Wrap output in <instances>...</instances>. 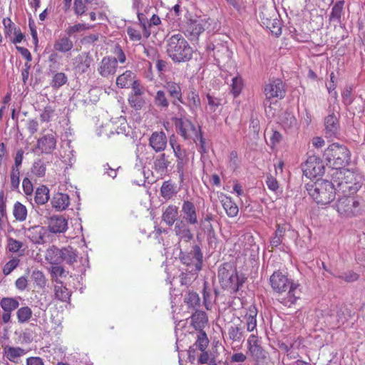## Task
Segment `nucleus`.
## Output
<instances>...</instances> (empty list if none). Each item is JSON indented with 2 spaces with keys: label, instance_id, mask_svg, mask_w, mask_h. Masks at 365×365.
Here are the masks:
<instances>
[{
  "label": "nucleus",
  "instance_id": "1",
  "mask_svg": "<svg viewBox=\"0 0 365 365\" xmlns=\"http://www.w3.org/2000/svg\"><path fill=\"white\" fill-rule=\"evenodd\" d=\"M305 189L309 195L318 204L326 205L335 198L337 188L335 182L331 180H317L310 181L305 185Z\"/></svg>",
  "mask_w": 365,
  "mask_h": 365
},
{
  "label": "nucleus",
  "instance_id": "2",
  "mask_svg": "<svg viewBox=\"0 0 365 365\" xmlns=\"http://www.w3.org/2000/svg\"><path fill=\"white\" fill-rule=\"evenodd\" d=\"M166 52L174 63H185L192 59L193 49L181 34L172 35L166 41Z\"/></svg>",
  "mask_w": 365,
  "mask_h": 365
},
{
  "label": "nucleus",
  "instance_id": "3",
  "mask_svg": "<svg viewBox=\"0 0 365 365\" xmlns=\"http://www.w3.org/2000/svg\"><path fill=\"white\" fill-rule=\"evenodd\" d=\"M220 286L231 294L237 293L245 284L247 278L237 267L230 263H224L218 270Z\"/></svg>",
  "mask_w": 365,
  "mask_h": 365
},
{
  "label": "nucleus",
  "instance_id": "4",
  "mask_svg": "<svg viewBox=\"0 0 365 365\" xmlns=\"http://www.w3.org/2000/svg\"><path fill=\"white\" fill-rule=\"evenodd\" d=\"M331 177L338 192H341L344 195L356 193L361 187L363 181L360 174L348 169L335 170Z\"/></svg>",
  "mask_w": 365,
  "mask_h": 365
},
{
  "label": "nucleus",
  "instance_id": "5",
  "mask_svg": "<svg viewBox=\"0 0 365 365\" xmlns=\"http://www.w3.org/2000/svg\"><path fill=\"white\" fill-rule=\"evenodd\" d=\"M323 160L335 170H343L351 160V153L344 145L332 143L324 151Z\"/></svg>",
  "mask_w": 365,
  "mask_h": 365
},
{
  "label": "nucleus",
  "instance_id": "6",
  "mask_svg": "<svg viewBox=\"0 0 365 365\" xmlns=\"http://www.w3.org/2000/svg\"><path fill=\"white\" fill-rule=\"evenodd\" d=\"M182 115V114L181 115ZM172 120L175 125L177 133L184 139H192L195 143L198 142L202 149H205V139L202 137L200 127H196L185 116L174 117Z\"/></svg>",
  "mask_w": 365,
  "mask_h": 365
},
{
  "label": "nucleus",
  "instance_id": "7",
  "mask_svg": "<svg viewBox=\"0 0 365 365\" xmlns=\"http://www.w3.org/2000/svg\"><path fill=\"white\" fill-rule=\"evenodd\" d=\"M270 284L274 291L278 293L285 292L289 287L287 295L282 299V303L287 307L294 304L297 301L295 289L291 284L287 276L280 272H274L269 279Z\"/></svg>",
  "mask_w": 365,
  "mask_h": 365
},
{
  "label": "nucleus",
  "instance_id": "8",
  "mask_svg": "<svg viewBox=\"0 0 365 365\" xmlns=\"http://www.w3.org/2000/svg\"><path fill=\"white\" fill-rule=\"evenodd\" d=\"M259 22L276 36L282 33V22L277 9L274 6H263L260 9Z\"/></svg>",
  "mask_w": 365,
  "mask_h": 365
},
{
  "label": "nucleus",
  "instance_id": "9",
  "mask_svg": "<svg viewBox=\"0 0 365 365\" xmlns=\"http://www.w3.org/2000/svg\"><path fill=\"white\" fill-rule=\"evenodd\" d=\"M335 207L337 212L344 217L356 216L360 215L362 211L360 201L351 195H344L339 197Z\"/></svg>",
  "mask_w": 365,
  "mask_h": 365
},
{
  "label": "nucleus",
  "instance_id": "10",
  "mask_svg": "<svg viewBox=\"0 0 365 365\" xmlns=\"http://www.w3.org/2000/svg\"><path fill=\"white\" fill-rule=\"evenodd\" d=\"M76 254L71 248L58 249L55 246L47 250L46 259L52 264H59L63 261L72 263L76 261Z\"/></svg>",
  "mask_w": 365,
  "mask_h": 365
},
{
  "label": "nucleus",
  "instance_id": "11",
  "mask_svg": "<svg viewBox=\"0 0 365 365\" xmlns=\"http://www.w3.org/2000/svg\"><path fill=\"white\" fill-rule=\"evenodd\" d=\"M210 24L208 19L202 17L191 18L187 20L183 26V32L185 36L190 38H197Z\"/></svg>",
  "mask_w": 365,
  "mask_h": 365
},
{
  "label": "nucleus",
  "instance_id": "12",
  "mask_svg": "<svg viewBox=\"0 0 365 365\" xmlns=\"http://www.w3.org/2000/svg\"><path fill=\"white\" fill-rule=\"evenodd\" d=\"M169 143L173 148L175 158H177L176 168L179 173L180 180L182 181L184 178L185 167L189 161L187 151L181 148V145L176 141L174 136L170 138Z\"/></svg>",
  "mask_w": 365,
  "mask_h": 365
},
{
  "label": "nucleus",
  "instance_id": "13",
  "mask_svg": "<svg viewBox=\"0 0 365 365\" xmlns=\"http://www.w3.org/2000/svg\"><path fill=\"white\" fill-rule=\"evenodd\" d=\"M303 174L309 179L321 176L324 173L322 162L317 156H310L302 165Z\"/></svg>",
  "mask_w": 365,
  "mask_h": 365
},
{
  "label": "nucleus",
  "instance_id": "14",
  "mask_svg": "<svg viewBox=\"0 0 365 365\" xmlns=\"http://www.w3.org/2000/svg\"><path fill=\"white\" fill-rule=\"evenodd\" d=\"M180 258L181 262L187 267L193 265L194 267L191 269V272L197 274L201 270L202 264V254L199 247L196 246L193 252L187 254H183Z\"/></svg>",
  "mask_w": 365,
  "mask_h": 365
},
{
  "label": "nucleus",
  "instance_id": "15",
  "mask_svg": "<svg viewBox=\"0 0 365 365\" xmlns=\"http://www.w3.org/2000/svg\"><path fill=\"white\" fill-rule=\"evenodd\" d=\"M117 60L111 56L103 57L97 65V72L103 78L113 77L118 71Z\"/></svg>",
  "mask_w": 365,
  "mask_h": 365
},
{
  "label": "nucleus",
  "instance_id": "16",
  "mask_svg": "<svg viewBox=\"0 0 365 365\" xmlns=\"http://www.w3.org/2000/svg\"><path fill=\"white\" fill-rule=\"evenodd\" d=\"M258 310L255 304H251L248 307H243L241 311L242 320L239 322H244L246 325L247 331L252 332L257 328V316Z\"/></svg>",
  "mask_w": 365,
  "mask_h": 365
},
{
  "label": "nucleus",
  "instance_id": "17",
  "mask_svg": "<svg viewBox=\"0 0 365 365\" xmlns=\"http://www.w3.org/2000/svg\"><path fill=\"white\" fill-rule=\"evenodd\" d=\"M264 92L266 98L270 100L284 98L286 91L283 82L279 79H276L265 86Z\"/></svg>",
  "mask_w": 365,
  "mask_h": 365
},
{
  "label": "nucleus",
  "instance_id": "18",
  "mask_svg": "<svg viewBox=\"0 0 365 365\" xmlns=\"http://www.w3.org/2000/svg\"><path fill=\"white\" fill-rule=\"evenodd\" d=\"M47 234V229L41 225H34L24 230L25 236L33 243L38 245L46 242Z\"/></svg>",
  "mask_w": 365,
  "mask_h": 365
},
{
  "label": "nucleus",
  "instance_id": "19",
  "mask_svg": "<svg viewBox=\"0 0 365 365\" xmlns=\"http://www.w3.org/2000/svg\"><path fill=\"white\" fill-rule=\"evenodd\" d=\"M57 139L56 133L43 135L37 140L36 147L42 153L51 154L56 148Z\"/></svg>",
  "mask_w": 365,
  "mask_h": 365
},
{
  "label": "nucleus",
  "instance_id": "20",
  "mask_svg": "<svg viewBox=\"0 0 365 365\" xmlns=\"http://www.w3.org/2000/svg\"><path fill=\"white\" fill-rule=\"evenodd\" d=\"M164 88L168 93L169 96L174 99L173 103L174 105H177L180 111L185 113L184 108L180 105L177 104L175 101V100H177L179 103H184L180 84L173 81H166L165 84L164 85Z\"/></svg>",
  "mask_w": 365,
  "mask_h": 365
},
{
  "label": "nucleus",
  "instance_id": "21",
  "mask_svg": "<svg viewBox=\"0 0 365 365\" xmlns=\"http://www.w3.org/2000/svg\"><path fill=\"white\" fill-rule=\"evenodd\" d=\"M296 342L295 335L289 334L284 336L282 340L279 341L278 346L279 349L287 354V358L283 359V362L286 360L294 359L296 357L294 344Z\"/></svg>",
  "mask_w": 365,
  "mask_h": 365
},
{
  "label": "nucleus",
  "instance_id": "22",
  "mask_svg": "<svg viewBox=\"0 0 365 365\" xmlns=\"http://www.w3.org/2000/svg\"><path fill=\"white\" fill-rule=\"evenodd\" d=\"M93 61V57L88 52L79 53L74 59V68L81 73H84L90 68Z\"/></svg>",
  "mask_w": 365,
  "mask_h": 365
},
{
  "label": "nucleus",
  "instance_id": "23",
  "mask_svg": "<svg viewBox=\"0 0 365 365\" xmlns=\"http://www.w3.org/2000/svg\"><path fill=\"white\" fill-rule=\"evenodd\" d=\"M167 137L163 131L153 132L149 138V145L156 152L163 151L167 146Z\"/></svg>",
  "mask_w": 365,
  "mask_h": 365
},
{
  "label": "nucleus",
  "instance_id": "24",
  "mask_svg": "<svg viewBox=\"0 0 365 365\" xmlns=\"http://www.w3.org/2000/svg\"><path fill=\"white\" fill-rule=\"evenodd\" d=\"M247 349L251 356L255 359H259L263 354V348L261 346V341L258 336L255 334H251L247 339Z\"/></svg>",
  "mask_w": 365,
  "mask_h": 365
},
{
  "label": "nucleus",
  "instance_id": "25",
  "mask_svg": "<svg viewBox=\"0 0 365 365\" xmlns=\"http://www.w3.org/2000/svg\"><path fill=\"white\" fill-rule=\"evenodd\" d=\"M182 212L187 223L196 225L198 222L197 214L194 203L190 200H184L182 205Z\"/></svg>",
  "mask_w": 365,
  "mask_h": 365
},
{
  "label": "nucleus",
  "instance_id": "26",
  "mask_svg": "<svg viewBox=\"0 0 365 365\" xmlns=\"http://www.w3.org/2000/svg\"><path fill=\"white\" fill-rule=\"evenodd\" d=\"M48 228L52 233L64 232L68 228V222L61 215H54L48 219Z\"/></svg>",
  "mask_w": 365,
  "mask_h": 365
},
{
  "label": "nucleus",
  "instance_id": "27",
  "mask_svg": "<svg viewBox=\"0 0 365 365\" xmlns=\"http://www.w3.org/2000/svg\"><path fill=\"white\" fill-rule=\"evenodd\" d=\"M137 79L136 74L131 70H125L119 74L115 79V85L118 88H129Z\"/></svg>",
  "mask_w": 365,
  "mask_h": 365
},
{
  "label": "nucleus",
  "instance_id": "28",
  "mask_svg": "<svg viewBox=\"0 0 365 365\" xmlns=\"http://www.w3.org/2000/svg\"><path fill=\"white\" fill-rule=\"evenodd\" d=\"M220 202L228 217H235L238 215L239 208L231 197L221 193L220 196Z\"/></svg>",
  "mask_w": 365,
  "mask_h": 365
},
{
  "label": "nucleus",
  "instance_id": "29",
  "mask_svg": "<svg viewBox=\"0 0 365 365\" xmlns=\"http://www.w3.org/2000/svg\"><path fill=\"white\" fill-rule=\"evenodd\" d=\"M325 131L327 137H334L339 132V120L334 113L329 115L324 120Z\"/></svg>",
  "mask_w": 365,
  "mask_h": 365
},
{
  "label": "nucleus",
  "instance_id": "30",
  "mask_svg": "<svg viewBox=\"0 0 365 365\" xmlns=\"http://www.w3.org/2000/svg\"><path fill=\"white\" fill-rule=\"evenodd\" d=\"M174 231L180 241L182 240L187 242L193 238L190 229L183 221H180L175 224Z\"/></svg>",
  "mask_w": 365,
  "mask_h": 365
},
{
  "label": "nucleus",
  "instance_id": "31",
  "mask_svg": "<svg viewBox=\"0 0 365 365\" xmlns=\"http://www.w3.org/2000/svg\"><path fill=\"white\" fill-rule=\"evenodd\" d=\"M26 351L21 347L6 346L4 347V355L10 361L18 363V359L25 355Z\"/></svg>",
  "mask_w": 365,
  "mask_h": 365
},
{
  "label": "nucleus",
  "instance_id": "32",
  "mask_svg": "<svg viewBox=\"0 0 365 365\" xmlns=\"http://www.w3.org/2000/svg\"><path fill=\"white\" fill-rule=\"evenodd\" d=\"M73 48V43L67 36H63L57 39L53 44L55 51L61 53L70 52Z\"/></svg>",
  "mask_w": 365,
  "mask_h": 365
},
{
  "label": "nucleus",
  "instance_id": "33",
  "mask_svg": "<svg viewBox=\"0 0 365 365\" xmlns=\"http://www.w3.org/2000/svg\"><path fill=\"white\" fill-rule=\"evenodd\" d=\"M208 319L207 314L203 311H196L191 316V324L193 327L199 331H203L207 324Z\"/></svg>",
  "mask_w": 365,
  "mask_h": 365
},
{
  "label": "nucleus",
  "instance_id": "34",
  "mask_svg": "<svg viewBox=\"0 0 365 365\" xmlns=\"http://www.w3.org/2000/svg\"><path fill=\"white\" fill-rule=\"evenodd\" d=\"M227 334L229 339L234 341L240 342L242 340L244 337V330L243 327L242 326L241 322L235 323L233 322L228 328H227Z\"/></svg>",
  "mask_w": 365,
  "mask_h": 365
},
{
  "label": "nucleus",
  "instance_id": "35",
  "mask_svg": "<svg viewBox=\"0 0 365 365\" xmlns=\"http://www.w3.org/2000/svg\"><path fill=\"white\" fill-rule=\"evenodd\" d=\"M51 204L55 209L64 210L68 207L70 199L67 194L58 192L53 195L51 200Z\"/></svg>",
  "mask_w": 365,
  "mask_h": 365
},
{
  "label": "nucleus",
  "instance_id": "36",
  "mask_svg": "<svg viewBox=\"0 0 365 365\" xmlns=\"http://www.w3.org/2000/svg\"><path fill=\"white\" fill-rule=\"evenodd\" d=\"M178 216V207L174 205H168L163 213L162 219L168 225L172 226Z\"/></svg>",
  "mask_w": 365,
  "mask_h": 365
},
{
  "label": "nucleus",
  "instance_id": "37",
  "mask_svg": "<svg viewBox=\"0 0 365 365\" xmlns=\"http://www.w3.org/2000/svg\"><path fill=\"white\" fill-rule=\"evenodd\" d=\"M187 106L194 112L201 106V101L197 91L192 88L187 93Z\"/></svg>",
  "mask_w": 365,
  "mask_h": 365
},
{
  "label": "nucleus",
  "instance_id": "38",
  "mask_svg": "<svg viewBox=\"0 0 365 365\" xmlns=\"http://www.w3.org/2000/svg\"><path fill=\"white\" fill-rule=\"evenodd\" d=\"M170 165L168 156L165 153H161L154 160L153 169L157 173H165Z\"/></svg>",
  "mask_w": 365,
  "mask_h": 365
},
{
  "label": "nucleus",
  "instance_id": "39",
  "mask_svg": "<svg viewBox=\"0 0 365 365\" xmlns=\"http://www.w3.org/2000/svg\"><path fill=\"white\" fill-rule=\"evenodd\" d=\"M54 295L56 299L61 302H66L71 297V292L62 282H59L54 286Z\"/></svg>",
  "mask_w": 365,
  "mask_h": 365
},
{
  "label": "nucleus",
  "instance_id": "40",
  "mask_svg": "<svg viewBox=\"0 0 365 365\" xmlns=\"http://www.w3.org/2000/svg\"><path fill=\"white\" fill-rule=\"evenodd\" d=\"M126 32L131 41L140 42L143 36L142 29L137 24L128 26Z\"/></svg>",
  "mask_w": 365,
  "mask_h": 365
},
{
  "label": "nucleus",
  "instance_id": "41",
  "mask_svg": "<svg viewBox=\"0 0 365 365\" xmlns=\"http://www.w3.org/2000/svg\"><path fill=\"white\" fill-rule=\"evenodd\" d=\"M49 199V190L45 185L38 187L35 192L34 200L38 205H44Z\"/></svg>",
  "mask_w": 365,
  "mask_h": 365
},
{
  "label": "nucleus",
  "instance_id": "42",
  "mask_svg": "<svg viewBox=\"0 0 365 365\" xmlns=\"http://www.w3.org/2000/svg\"><path fill=\"white\" fill-rule=\"evenodd\" d=\"M13 215L17 221H25L27 217L26 207L20 202H16L14 205Z\"/></svg>",
  "mask_w": 365,
  "mask_h": 365
},
{
  "label": "nucleus",
  "instance_id": "43",
  "mask_svg": "<svg viewBox=\"0 0 365 365\" xmlns=\"http://www.w3.org/2000/svg\"><path fill=\"white\" fill-rule=\"evenodd\" d=\"M89 0H74L73 4V11L77 17H82L87 11L86 4L89 3Z\"/></svg>",
  "mask_w": 365,
  "mask_h": 365
},
{
  "label": "nucleus",
  "instance_id": "44",
  "mask_svg": "<svg viewBox=\"0 0 365 365\" xmlns=\"http://www.w3.org/2000/svg\"><path fill=\"white\" fill-rule=\"evenodd\" d=\"M209 344V339L204 331H199L197 336V340L193 344L195 349H199L200 351H205Z\"/></svg>",
  "mask_w": 365,
  "mask_h": 365
},
{
  "label": "nucleus",
  "instance_id": "45",
  "mask_svg": "<svg viewBox=\"0 0 365 365\" xmlns=\"http://www.w3.org/2000/svg\"><path fill=\"white\" fill-rule=\"evenodd\" d=\"M0 305L4 311L12 312L19 307V303L14 298L4 297L0 302Z\"/></svg>",
  "mask_w": 365,
  "mask_h": 365
},
{
  "label": "nucleus",
  "instance_id": "46",
  "mask_svg": "<svg viewBox=\"0 0 365 365\" xmlns=\"http://www.w3.org/2000/svg\"><path fill=\"white\" fill-rule=\"evenodd\" d=\"M93 28V25H90L86 23H78L73 26H69L66 29V34L67 36H71L72 35L86 30H89Z\"/></svg>",
  "mask_w": 365,
  "mask_h": 365
},
{
  "label": "nucleus",
  "instance_id": "47",
  "mask_svg": "<svg viewBox=\"0 0 365 365\" xmlns=\"http://www.w3.org/2000/svg\"><path fill=\"white\" fill-rule=\"evenodd\" d=\"M32 314L31 309L27 306L19 308L16 312L18 322L21 324L28 322L32 317Z\"/></svg>",
  "mask_w": 365,
  "mask_h": 365
},
{
  "label": "nucleus",
  "instance_id": "48",
  "mask_svg": "<svg viewBox=\"0 0 365 365\" xmlns=\"http://www.w3.org/2000/svg\"><path fill=\"white\" fill-rule=\"evenodd\" d=\"M155 105L162 109H167L169 106V101L163 91H158L154 96Z\"/></svg>",
  "mask_w": 365,
  "mask_h": 365
},
{
  "label": "nucleus",
  "instance_id": "49",
  "mask_svg": "<svg viewBox=\"0 0 365 365\" xmlns=\"http://www.w3.org/2000/svg\"><path fill=\"white\" fill-rule=\"evenodd\" d=\"M174 193L175 188L173 184L170 181L163 182L160 187L161 196L166 200H169L173 196Z\"/></svg>",
  "mask_w": 365,
  "mask_h": 365
},
{
  "label": "nucleus",
  "instance_id": "50",
  "mask_svg": "<svg viewBox=\"0 0 365 365\" xmlns=\"http://www.w3.org/2000/svg\"><path fill=\"white\" fill-rule=\"evenodd\" d=\"M343 1L336 2L331 9V12L329 15L330 21H336L338 23L341 22V13L343 10Z\"/></svg>",
  "mask_w": 365,
  "mask_h": 365
},
{
  "label": "nucleus",
  "instance_id": "51",
  "mask_svg": "<svg viewBox=\"0 0 365 365\" xmlns=\"http://www.w3.org/2000/svg\"><path fill=\"white\" fill-rule=\"evenodd\" d=\"M184 302L189 307L195 308L200 305V299L196 292L189 291L185 297Z\"/></svg>",
  "mask_w": 365,
  "mask_h": 365
},
{
  "label": "nucleus",
  "instance_id": "52",
  "mask_svg": "<svg viewBox=\"0 0 365 365\" xmlns=\"http://www.w3.org/2000/svg\"><path fill=\"white\" fill-rule=\"evenodd\" d=\"M56 113V109L48 105L42 110L39 118L41 123H48L51 120Z\"/></svg>",
  "mask_w": 365,
  "mask_h": 365
},
{
  "label": "nucleus",
  "instance_id": "53",
  "mask_svg": "<svg viewBox=\"0 0 365 365\" xmlns=\"http://www.w3.org/2000/svg\"><path fill=\"white\" fill-rule=\"evenodd\" d=\"M68 78L66 75L63 72H58L54 74L51 82V86L53 88H59L62 86L66 83Z\"/></svg>",
  "mask_w": 365,
  "mask_h": 365
},
{
  "label": "nucleus",
  "instance_id": "54",
  "mask_svg": "<svg viewBox=\"0 0 365 365\" xmlns=\"http://www.w3.org/2000/svg\"><path fill=\"white\" fill-rule=\"evenodd\" d=\"M31 279L38 288L43 289L46 285V279L41 271L34 270L31 274Z\"/></svg>",
  "mask_w": 365,
  "mask_h": 365
},
{
  "label": "nucleus",
  "instance_id": "55",
  "mask_svg": "<svg viewBox=\"0 0 365 365\" xmlns=\"http://www.w3.org/2000/svg\"><path fill=\"white\" fill-rule=\"evenodd\" d=\"M51 275L54 279L55 282L58 284L59 282H61L58 278L66 277V272L63 267L59 264H53L51 268Z\"/></svg>",
  "mask_w": 365,
  "mask_h": 365
},
{
  "label": "nucleus",
  "instance_id": "56",
  "mask_svg": "<svg viewBox=\"0 0 365 365\" xmlns=\"http://www.w3.org/2000/svg\"><path fill=\"white\" fill-rule=\"evenodd\" d=\"M10 184L11 190L16 191L19 189L20 184V170L11 168Z\"/></svg>",
  "mask_w": 365,
  "mask_h": 365
},
{
  "label": "nucleus",
  "instance_id": "57",
  "mask_svg": "<svg viewBox=\"0 0 365 365\" xmlns=\"http://www.w3.org/2000/svg\"><path fill=\"white\" fill-rule=\"evenodd\" d=\"M341 98L343 103L345 106H349L351 105L354 100V96L353 95V86H346L344 88V90L341 92Z\"/></svg>",
  "mask_w": 365,
  "mask_h": 365
},
{
  "label": "nucleus",
  "instance_id": "58",
  "mask_svg": "<svg viewBox=\"0 0 365 365\" xmlns=\"http://www.w3.org/2000/svg\"><path fill=\"white\" fill-rule=\"evenodd\" d=\"M138 19L139 21L140 27L142 29L143 32V36L148 38L150 36V31L148 29V20L146 15L144 13H138Z\"/></svg>",
  "mask_w": 365,
  "mask_h": 365
},
{
  "label": "nucleus",
  "instance_id": "59",
  "mask_svg": "<svg viewBox=\"0 0 365 365\" xmlns=\"http://www.w3.org/2000/svg\"><path fill=\"white\" fill-rule=\"evenodd\" d=\"M231 92L234 95L235 97L237 96L243 87V81L240 76H235L232 80V83L230 85Z\"/></svg>",
  "mask_w": 365,
  "mask_h": 365
},
{
  "label": "nucleus",
  "instance_id": "60",
  "mask_svg": "<svg viewBox=\"0 0 365 365\" xmlns=\"http://www.w3.org/2000/svg\"><path fill=\"white\" fill-rule=\"evenodd\" d=\"M112 53L115 56H113L114 58H115L117 60V64H118V63H120L121 64H123L125 63L126 59H127L126 55L119 44H116L113 47V48L112 50Z\"/></svg>",
  "mask_w": 365,
  "mask_h": 365
},
{
  "label": "nucleus",
  "instance_id": "61",
  "mask_svg": "<svg viewBox=\"0 0 365 365\" xmlns=\"http://www.w3.org/2000/svg\"><path fill=\"white\" fill-rule=\"evenodd\" d=\"M46 170V165L41 160L34 162L31 168L32 173L37 177H43Z\"/></svg>",
  "mask_w": 365,
  "mask_h": 365
},
{
  "label": "nucleus",
  "instance_id": "62",
  "mask_svg": "<svg viewBox=\"0 0 365 365\" xmlns=\"http://www.w3.org/2000/svg\"><path fill=\"white\" fill-rule=\"evenodd\" d=\"M22 187L26 198L31 199L34 192V185L29 178H24L22 181Z\"/></svg>",
  "mask_w": 365,
  "mask_h": 365
},
{
  "label": "nucleus",
  "instance_id": "63",
  "mask_svg": "<svg viewBox=\"0 0 365 365\" xmlns=\"http://www.w3.org/2000/svg\"><path fill=\"white\" fill-rule=\"evenodd\" d=\"M19 264V259L18 258H13L7 262L4 268L3 273L5 275H9L11 272L16 268Z\"/></svg>",
  "mask_w": 365,
  "mask_h": 365
},
{
  "label": "nucleus",
  "instance_id": "64",
  "mask_svg": "<svg viewBox=\"0 0 365 365\" xmlns=\"http://www.w3.org/2000/svg\"><path fill=\"white\" fill-rule=\"evenodd\" d=\"M128 102L131 107L138 110L143 107L144 101L141 96L130 95L128 98Z\"/></svg>",
  "mask_w": 365,
  "mask_h": 365
}]
</instances>
